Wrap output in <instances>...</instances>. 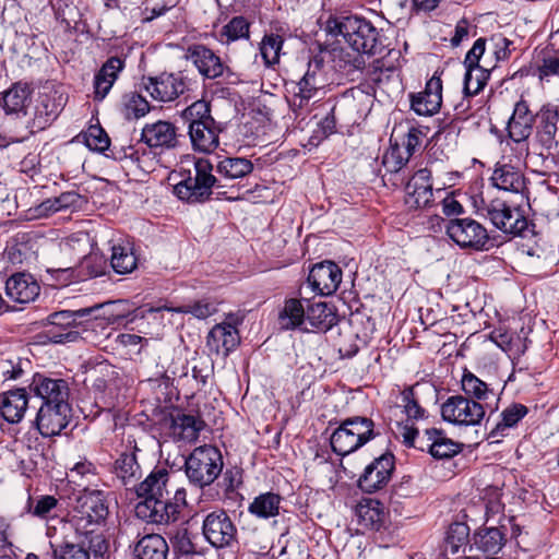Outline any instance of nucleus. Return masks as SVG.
Listing matches in <instances>:
<instances>
[{
  "label": "nucleus",
  "mask_w": 559,
  "mask_h": 559,
  "mask_svg": "<svg viewBox=\"0 0 559 559\" xmlns=\"http://www.w3.org/2000/svg\"><path fill=\"white\" fill-rule=\"evenodd\" d=\"M188 167L182 163L179 170L180 180L174 186V193L182 201L189 203L204 202L210 199L213 190L218 195H226L228 200L238 199L235 195V186H230V195L223 189L227 187L224 180L242 178L253 170L251 160L243 157H226L216 166L218 177L213 175V165L206 158L188 160Z\"/></svg>",
  "instance_id": "1"
},
{
  "label": "nucleus",
  "mask_w": 559,
  "mask_h": 559,
  "mask_svg": "<svg viewBox=\"0 0 559 559\" xmlns=\"http://www.w3.org/2000/svg\"><path fill=\"white\" fill-rule=\"evenodd\" d=\"M188 126V134L192 148L200 153H213L219 145V124L211 115L210 103L195 100L180 114Z\"/></svg>",
  "instance_id": "2"
},
{
  "label": "nucleus",
  "mask_w": 559,
  "mask_h": 559,
  "mask_svg": "<svg viewBox=\"0 0 559 559\" xmlns=\"http://www.w3.org/2000/svg\"><path fill=\"white\" fill-rule=\"evenodd\" d=\"M376 437L374 423L368 417L346 418L330 438L332 450L342 456L350 454Z\"/></svg>",
  "instance_id": "3"
},
{
  "label": "nucleus",
  "mask_w": 559,
  "mask_h": 559,
  "mask_svg": "<svg viewBox=\"0 0 559 559\" xmlns=\"http://www.w3.org/2000/svg\"><path fill=\"white\" fill-rule=\"evenodd\" d=\"M221 451L213 445L195 448L185 461V472L189 481L203 488L213 484L223 469Z\"/></svg>",
  "instance_id": "4"
},
{
  "label": "nucleus",
  "mask_w": 559,
  "mask_h": 559,
  "mask_svg": "<svg viewBox=\"0 0 559 559\" xmlns=\"http://www.w3.org/2000/svg\"><path fill=\"white\" fill-rule=\"evenodd\" d=\"M109 514L106 493L99 489L85 487L78 499L71 516L76 533H91L93 527L104 525Z\"/></svg>",
  "instance_id": "5"
},
{
  "label": "nucleus",
  "mask_w": 559,
  "mask_h": 559,
  "mask_svg": "<svg viewBox=\"0 0 559 559\" xmlns=\"http://www.w3.org/2000/svg\"><path fill=\"white\" fill-rule=\"evenodd\" d=\"M483 216L502 233L511 236H523L528 229V221L519 206H513L501 199H481L478 209Z\"/></svg>",
  "instance_id": "6"
},
{
  "label": "nucleus",
  "mask_w": 559,
  "mask_h": 559,
  "mask_svg": "<svg viewBox=\"0 0 559 559\" xmlns=\"http://www.w3.org/2000/svg\"><path fill=\"white\" fill-rule=\"evenodd\" d=\"M100 307V305H96L74 311L62 310L49 314V328L46 331V336L55 344L75 342L80 337L79 329L83 325V320Z\"/></svg>",
  "instance_id": "7"
},
{
  "label": "nucleus",
  "mask_w": 559,
  "mask_h": 559,
  "mask_svg": "<svg viewBox=\"0 0 559 559\" xmlns=\"http://www.w3.org/2000/svg\"><path fill=\"white\" fill-rule=\"evenodd\" d=\"M202 535L212 547L223 549L237 540V527L224 509H215L203 516Z\"/></svg>",
  "instance_id": "8"
},
{
  "label": "nucleus",
  "mask_w": 559,
  "mask_h": 559,
  "mask_svg": "<svg viewBox=\"0 0 559 559\" xmlns=\"http://www.w3.org/2000/svg\"><path fill=\"white\" fill-rule=\"evenodd\" d=\"M485 406L463 395L450 396L441 406L442 418L460 426H476L485 417Z\"/></svg>",
  "instance_id": "9"
},
{
  "label": "nucleus",
  "mask_w": 559,
  "mask_h": 559,
  "mask_svg": "<svg viewBox=\"0 0 559 559\" xmlns=\"http://www.w3.org/2000/svg\"><path fill=\"white\" fill-rule=\"evenodd\" d=\"M344 39L357 52L376 53L379 32L362 17L345 16Z\"/></svg>",
  "instance_id": "10"
},
{
  "label": "nucleus",
  "mask_w": 559,
  "mask_h": 559,
  "mask_svg": "<svg viewBox=\"0 0 559 559\" xmlns=\"http://www.w3.org/2000/svg\"><path fill=\"white\" fill-rule=\"evenodd\" d=\"M187 59L197 68L199 74L206 80L229 79L230 68L212 49L195 44L187 49Z\"/></svg>",
  "instance_id": "11"
},
{
  "label": "nucleus",
  "mask_w": 559,
  "mask_h": 559,
  "mask_svg": "<svg viewBox=\"0 0 559 559\" xmlns=\"http://www.w3.org/2000/svg\"><path fill=\"white\" fill-rule=\"evenodd\" d=\"M445 228L449 237L461 248L483 250L489 240L486 228L472 218L450 219Z\"/></svg>",
  "instance_id": "12"
},
{
  "label": "nucleus",
  "mask_w": 559,
  "mask_h": 559,
  "mask_svg": "<svg viewBox=\"0 0 559 559\" xmlns=\"http://www.w3.org/2000/svg\"><path fill=\"white\" fill-rule=\"evenodd\" d=\"M393 471L394 455L384 453L366 466L358 479V486L369 493L382 489L390 481Z\"/></svg>",
  "instance_id": "13"
},
{
  "label": "nucleus",
  "mask_w": 559,
  "mask_h": 559,
  "mask_svg": "<svg viewBox=\"0 0 559 559\" xmlns=\"http://www.w3.org/2000/svg\"><path fill=\"white\" fill-rule=\"evenodd\" d=\"M432 201L431 170L421 168L411 177L405 186V204L411 210H419L430 206Z\"/></svg>",
  "instance_id": "14"
},
{
  "label": "nucleus",
  "mask_w": 559,
  "mask_h": 559,
  "mask_svg": "<svg viewBox=\"0 0 559 559\" xmlns=\"http://www.w3.org/2000/svg\"><path fill=\"white\" fill-rule=\"evenodd\" d=\"M144 88L158 102H171L187 90V79L180 73L162 74L143 80Z\"/></svg>",
  "instance_id": "15"
},
{
  "label": "nucleus",
  "mask_w": 559,
  "mask_h": 559,
  "mask_svg": "<svg viewBox=\"0 0 559 559\" xmlns=\"http://www.w3.org/2000/svg\"><path fill=\"white\" fill-rule=\"evenodd\" d=\"M69 404L41 405L36 416V427L43 437H53L68 426L70 418Z\"/></svg>",
  "instance_id": "16"
},
{
  "label": "nucleus",
  "mask_w": 559,
  "mask_h": 559,
  "mask_svg": "<svg viewBox=\"0 0 559 559\" xmlns=\"http://www.w3.org/2000/svg\"><path fill=\"white\" fill-rule=\"evenodd\" d=\"M141 141L150 148L171 150L179 144V134L174 123L166 120H158L146 123L141 132Z\"/></svg>",
  "instance_id": "17"
},
{
  "label": "nucleus",
  "mask_w": 559,
  "mask_h": 559,
  "mask_svg": "<svg viewBox=\"0 0 559 559\" xmlns=\"http://www.w3.org/2000/svg\"><path fill=\"white\" fill-rule=\"evenodd\" d=\"M342 282V271L332 261H324L312 266L308 283L312 290L321 296H330L336 292Z\"/></svg>",
  "instance_id": "18"
},
{
  "label": "nucleus",
  "mask_w": 559,
  "mask_h": 559,
  "mask_svg": "<svg viewBox=\"0 0 559 559\" xmlns=\"http://www.w3.org/2000/svg\"><path fill=\"white\" fill-rule=\"evenodd\" d=\"M139 518L156 524L175 522L180 513L178 502L169 501L165 496L159 500L141 501L135 507Z\"/></svg>",
  "instance_id": "19"
},
{
  "label": "nucleus",
  "mask_w": 559,
  "mask_h": 559,
  "mask_svg": "<svg viewBox=\"0 0 559 559\" xmlns=\"http://www.w3.org/2000/svg\"><path fill=\"white\" fill-rule=\"evenodd\" d=\"M29 388L43 401L41 405L69 404V386L63 379H51L35 374Z\"/></svg>",
  "instance_id": "20"
},
{
  "label": "nucleus",
  "mask_w": 559,
  "mask_h": 559,
  "mask_svg": "<svg viewBox=\"0 0 559 559\" xmlns=\"http://www.w3.org/2000/svg\"><path fill=\"white\" fill-rule=\"evenodd\" d=\"M463 444L448 438L441 430L426 429L418 449L427 450L435 459H451L462 451Z\"/></svg>",
  "instance_id": "21"
},
{
  "label": "nucleus",
  "mask_w": 559,
  "mask_h": 559,
  "mask_svg": "<svg viewBox=\"0 0 559 559\" xmlns=\"http://www.w3.org/2000/svg\"><path fill=\"white\" fill-rule=\"evenodd\" d=\"M442 104V82L433 75L426 83L425 90L412 95L411 107L419 116H432Z\"/></svg>",
  "instance_id": "22"
},
{
  "label": "nucleus",
  "mask_w": 559,
  "mask_h": 559,
  "mask_svg": "<svg viewBox=\"0 0 559 559\" xmlns=\"http://www.w3.org/2000/svg\"><path fill=\"white\" fill-rule=\"evenodd\" d=\"M536 139L538 143L547 150H551L557 146L556 134L559 121L558 107L551 104L543 105L536 114Z\"/></svg>",
  "instance_id": "23"
},
{
  "label": "nucleus",
  "mask_w": 559,
  "mask_h": 559,
  "mask_svg": "<svg viewBox=\"0 0 559 559\" xmlns=\"http://www.w3.org/2000/svg\"><path fill=\"white\" fill-rule=\"evenodd\" d=\"M535 121L536 115L531 111L528 104L523 99L519 100L508 121L510 139L516 143L526 141L533 132Z\"/></svg>",
  "instance_id": "24"
},
{
  "label": "nucleus",
  "mask_w": 559,
  "mask_h": 559,
  "mask_svg": "<svg viewBox=\"0 0 559 559\" xmlns=\"http://www.w3.org/2000/svg\"><path fill=\"white\" fill-rule=\"evenodd\" d=\"M39 292V284L27 273H15L5 282L7 296L14 302L28 304L34 301Z\"/></svg>",
  "instance_id": "25"
},
{
  "label": "nucleus",
  "mask_w": 559,
  "mask_h": 559,
  "mask_svg": "<svg viewBox=\"0 0 559 559\" xmlns=\"http://www.w3.org/2000/svg\"><path fill=\"white\" fill-rule=\"evenodd\" d=\"M240 343L237 328L229 322L215 324L207 334L206 346L211 352L227 356Z\"/></svg>",
  "instance_id": "26"
},
{
  "label": "nucleus",
  "mask_w": 559,
  "mask_h": 559,
  "mask_svg": "<svg viewBox=\"0 0 559 559\" xmlns=\"http://www.w3.org/2000/svg\"><path fill=\"white\" fill-rule=\"evenodd\" d=\"M326 80L320 62L309 63L308 70L297 84L298 91L295 93V99H298V106L302 107L317 93L325 86Z\"/></svg>",
  "instance_id": "27"
},
{
  "label": "nucleus",
  "mask_w": 559,
  "mask_h": 559,
  "mask_svg": "<svg viewBox=\"0 0 559 559\" xmlns=\"http://www.w3.org/2000/svg\"><path fill=\"white\" fill-rule=\"evenodd\" d=\"M123 68L124 60L119 57H111L102 66L94 78V99L102 102L108 95Z\"/></svg>",
  "instance_id": "28"
},
{
  "label": "nucleus",
  "mask_w": 559,
  "mask_h": 559,
  "mask_svg": "<svg viewBox=\"0 0 559 559\" xmlns=\"http://www.w3.org/2000/svg\"><path fill=\"white\" fill-rule=\"evenodd\" d=\"M27 405L25 389L11 390L0 395L1 415L10 424H17L23 419Z\"/></svg>",
  "instance_id": "29"
},
{
  "label": "nucleus",
  "mask_w": 559,
  "mask_h": 559,
  "mask_svg": "<svg viewBox=\"0 0 559 559\" xmlns=\"http://www.w3.org/2000/svg\"><path fill=\"white\" fill-rule=\"evenodd\" d=\"M169 473L166 468L153 469L150 475L136 487V495L144 498L143 501L159 500L168 495L167 483Z\"/></svg>",
  "instance_id": "30"
},
{
  "label": "nucleus",
  "mask_w": 559,
  "mask_h": 559,
  "mask_svg": "<svg viewBox=\"0 0 559 559\" xmlns=\"http://www.w3.org/2000/svg\"><path fill=\"white\" fill-rule=\"evenodd\" d=\"M205 427L204 421L193 415H178L171 419L170 435L177 441L194 442Z\"/></svg>",
  "instance_id": "31"
},
{
  "label": "nucleus",
  "mask_w": 559,
  "mask_h": 559,
  "mask_svg": "<svg viewBox=\"0 0 559 559\" xmlns=\"http://www.w3.org/2000/svg\"><path fill=\"white\" fill-rule=\"evenodd\" d=\"M134 559H167L168 545L159 534L140 538L133 549Z\"/></svg>",
  "instance_id": "32"
},
{
  "label": "nucleus",
  "mask_w": 559,
  "mask_h": 559,
  "mask_svg": "<svg viewBox=\"0 0 559 559\" xmlns=\"http://www.w3.org/2000/svg\"><path fill=\"white\" fill-rule=\"evenodd\" d=\"M307 305L306 320L314 329L326 331L336 323V316L333 309L323 301H310L305 299Z\"/></svg>",
  "instance_id": "33"
},
{
  "label": "nucleus",
  "mask_w": 559,
  "mask_h": 559,
  "mask_svg": "<svg viewBox=\"0 0 559 559\" xmlns=\"http://www.w3.org/2000/svg\"><path fill=\"white\" fill-rule=\"evenodd\" d=\"M359 524L366 530L379 531L385 522L382 504L377 500H366L356 508Z\"/></svg>",
  "instance_id": "34"
},
{
  "label": "nucleus",
  "mask_w": 559,
  "mask_h": 559,
  "mask_svg": "<svg viewBox=\"0 0 559 559\" xmlns=\"http://www.w3.org/2000/svg\"><path fill=\"white\" fill-rule=\"evenodd\" d=\"M491 181L496 188L515 193L522 192L525 188L523 175L511 165L496 168Z\"/></svg>",
  "instance_id": "35"
},
{
  "label": "nucleus",
  "mask_w": 559,
  "mask_h": 559,
  "mask_svg": "<svg viewBox=\"0 0 559 559\" xmlns=\"http://www.w3.org/2000/svg\"><path fill=\"white\" fill-rule=\"evenodd\" d=\"M305 299L306 298H290L285 301V306L278 316V322L282 329L293 330L302 324L306 320L307 311Z\"/></svg>",
  "instance_id": "36"
},
{
  "label": "nucleus",
  "mask_w": 559,
  "mask_h": 559,
  "mask_svg": "<svg viewBox=\"0 0 559 559\" xmlns=\"http://www.w3.org/2000/svg\"><path fill=\"white\" fill-rule=\"evenodd\" d=\"M110 264L118 274L131 273L138 265V259L130 243H117L111 248Z\"/></svg>",
  "instance_id": "37"
},
{
  "label": "nucleus",
  "mask_w": 559,
  "mask_h": 559,
  "mask_svg": "<svg viewBox=\"0 0 559 559\" xmlns=\"http://www.w3.org/2000/svg\"><path fill=\"white\" fill-rule=\"evenodd\" d=\"M489 337L499 348L507 353L509 357H520L526 349L525 344L519 335L503 329L493 330Z\"/></svg>",
  "instance_id": "38"
},
{
  "label": "nucleus",
  "mask_w": 559,
  "mask_h": 559,
  "mask_svg": "<svg viewBox=\"0 0 559 559\" xmlns=\"http://www.w3.org/2000/svg\"><path fill=\"white\" fill-rule=\"evenodd\" d=\"M281 496L274 492L261 493L249 504L248 511L260 519L276 516L280 512Z\"/></svg>",
  "instance_id": "39"
},
{
  "label": "nucleus",
  "mask_w": 559,
  "mask_h": 559,
  "mask_svg": "<svg viewBox=\"0 0 559 559\" xmlns=\"http://www.w3.org/2000/svg\"><path fill=\"white\" fill-rule=\"evenodd\" d=\"M83 198L75 191H67L56 198L45 200L39 205L41 214L48 215L66 210H74L81 207Z\"/></svg>",
  "instance_id": "40"
},
{
  "label": "nucleus",
  "mask_w": 559,
  "mask_h": 559,
  "mask_svg": "<svg viewBox=\"0 0 559 559\" xmlns=\"http://www.w3.org/2000/svg\"><path fill=\"white\" fill-rule=\"evenodd\" d=\"M461 384L465 396L479 403L486 402L491 396H496L489 385L471 371L464 372Z\"/></svg>",
  "instance_id": "41"
},
{
  "label": "nucleus",
  "mask_w": 559,
  "mask_h": 559,
  "mask_svg": "<svg viewBox=\"0 0 559 559\" xmlns=\"http://www.w3.org/2000/svg\"><path fill=\"white\" fill-rule=\"evenodd\" d=\"M31 91L25 83H15L3 94V107L7 112H19L22 111L28 100Z\"/></svg>",
  "instance_id": "42"
},
{
  "label": "nucleus",
  "mask_w": 559,
  "mask_h": 559,
  "mask_svg": "<svg viewBox=\"0 0 559 559\" xmlns=\"http://www.w3.org/2000/svg\"><path fill=\"white\" fill-rule=\"evenodd\" d=\"M475 545L479 550L497 554L504 545V534L498 527H487L475 534Z\"/></svg>",
  "instance_id": "43"
},
{
  "label": "nucleus",
  "mask_w": 559,
  "mask_h": 559,
  "mask_svg": "<svg viewBox=\"0 0 559 559\" xmlns=\"http://www.w3.org/2000/svg\"><path fill=\"white\" fill-rule=\"evenodd\" d=\"M115 471L124 485L132 484L141 477V468L133 452L121 453L115 463Z\"/></svg>",
  "instance_id": "44"
},
{
  "label": "nucleus",
  "mask_w": 559,
  "mask_h": 559,
  "mask_svg": "<svg viewBox=\"0 0 559 559\" xmlns=\"http://www.w3.org/2000/svg\"><path fill=\"white\" fill-rule=\"evenodd\" d=\"M160 310H167L177 313H191L197 319H206L210 316L214 314L217 311V308L213 302H210L207 300H199L192 305H186L181 307L163 306L158 308H151L148 311L154 312Z\"/></svg>",
  "instance_id": "45"
},
{
  "label": "nucleus",
  "mask_w": 559,
  "mask_h": 559,
  "mask_svg": "<svg viewBox=\"0 0 559 559\" xmlns=\"http://www.w3.org/2000/svg\"><path fill=\"white\" fill-rule=\"evenodd\" d=\"M528 409L522 404H512L501 413V420L490 431V437L503 436L508 428L516 424L527 414Z\"/></svg>",
  "instance_id": "46"
},
{
  "label": "nucleus",
  "mask_w": 559,
  "mask_h": 559,
  "mask_svg": "<svg viewBox=\"0 0 559 559\" xmlns=\"http://www.w3.org/2000/svg\"><path fill=\"white\" fill-rule=\"evenodd\" d=\"M468 526L464 523H453L449 526L444 540V552L455 555L467 544Z\"/></svg>",
  "instance_id": "47"
},
{
  "label": "nucleus",
  "mask_w": 559,
  "mask_h": 559,
  "mask_svg": "<svg viewBox=\"0 0 559 559\" xmlns=\"http://www.w3.org/2000/svg\"><path fill=\"white\" fill-rule=\"evenodd\" d=\"M123 114L127 119H140L151 110L148 102L135 92H130L122 97Z\"/></svg>",
  "instance_id": "48"
},
{
  "label": "nucleus",
  "mask_w": 559,
  "mask_h": 559,
  "mask_svg": "<svg viewBox=\"0 0 559 559\" xmlns=\"http://www.w3.org/2000/svg\"><path fill=\"white\" fill-rule=\"evenodd\" d=\"M409 154H405L401 151L400 144L395 143L382 156V165L385 169L383 179L386 174L395 175L400 173L408 163Z\"/></svg>",
  "instance_id": "49"
},
{
  "label": "nucleus",
  "mask_w": 559,
  "mask_h": 559,
  "mask_svg": "<svg viewBox=\"0 0 559 559\" xmlns=\"http://www.w3.org/2000/svg\"><path fill=\"white\" fill-rule=\"evenodd\" d=\"M283 43L284 40L280 35H264L260 44V53L266 66H273L280 61Z\"/></svg>",
  "instance_id": "50"
},
{
  "label": "nucleus",
  "mask_w": 559,
  "mask_h": 559,
  "mask_svg": "<svg viewBox=\"0 0 559 559\" xmlns=\"http://www.w3.org/2000/svg\"><path fill=\"white\" fill-rule=\"evenodd\" d=\"M489 71L483 67L466 68L464 92L468 96L478 94L487 84Z\"/></svg>",
  "instance_id": "51"
},
{
  "label": "nucleus",
  "mask_w": 559,
  "mask_h": 559,
  "mask_svg": "<svg viewBox=\"0 0 559 559\" xmlns=\"http://www.w3.org/2000/svg\"><path fill=\"white\" fill-rule=\"evenodd\" d=\"M249 22L243 16L233 17L221 31L222 39L226 43L249 37Z\"/></svg>",
  "instance_id": "52"
},
{
  "label": "nucleus",
  "mask_w": 559,
  "mask_h": 559,
  "mask_svg": "<svg viewBox=\"0 0 559 559\" xmlns=\"http://www.w3.org/2000/svg\"><path fill=\"white\" fill-rule=\"evenodd\" d=\"M85 145L95 152H105L110 145V139L100 126H90L84 133Z\"/></svg>",
  "instance_id": "53"
},
{
  "label": "nucleus",
  "mask_w": 559,
  "mask_h": 559,
  "mask_svg": "<svg viewBox=\"0 0 559 559\" xmlns=\"http://www.w3.org/2000/svg\"><path fill=\"white\" fill-rule=\"evenodd\" d=\"M98 527H93L91 533H80L84 536V539L80 545H84L86 549L92 551L94 556H103L108 549V543L104 535L97 532Z\"/></svg>",
  "instance_id": "54"
},
{
  "label": "nucleus",
  "mask_w": 559,
  "mask_h": 559,
  "mask_svg": "<svg viewBox=\"0 0 559 559\" xmlns=\"http://www.w3.org/2000/svg\"><path fill=\"white\" fill-rule=\"evenodd\" d=\"M53 559H90V554L84 545L64 543L53 549Z\"/></svg>",
  "instance_id": "55"
},
{
  "label": "nucleus",
  "mask_w": 559,
  "mask_h": 559,
  "mask_svg": "<svg viewBox=\"0 0 559 559\" xmlns=\"http://www.w3.org/2000/svg\"><path fill=\"white\" fill-rule=\"evenodd\" d=\"M213 372V366L209 358L192 359L191 373L199 388L205 386Z\"/></svg>",
  "instance_id": "56"
},
{
  "label": "nucleus",
  "mask_w": 559,
  "mask_h": 559,
  "mask_svg": "<svg viewBox=\"0 0 559 559\" xmlns=\"http://www.w3.org/2000/svg\"><path fill=\"white\" fill-rule=\"evenodd\" d=\"M402 404L404 407V412L408 418L419 419L425 415V409L418 404L415 399L414 388H407L403 390L402 394Z\"/></svg>",
  "instance_id": "57"
},
{
  "label": "nucleus",
  "mask_w": 559,
  "mask_h": 559,
  "mask_svg": "<svg viewBox=\"0 0 559 559\" xmlns=\"http://www.w3.org/2000/svg\"><path fill=\"white\" fill-rule=\"evenodd\" d=\"M58 500L53 496H41L35 504H28V512L39 519H47L50 512L57 507Z\"/></svg>",
  "instance_id": "58"
},
{
  "label": "nucleus",
  "mask_w": 559,
  "mask_h": 559,
  "mask_svg": "<svg viewBox=\"0 0 559 559\" xmlns=\"http://www.w3.org/2000/svg\"><path fill=\"white\" fill-rule=\"evenodd\" d=\"M421 135L423 133L420 130L417 128H411L405 134L402 144H400L401 151L405 154H409V158L421 145Z\"/></svg>",
  "instance_id": "59"
},
{
  "label": "nucleus",
  "mask_w": 559,
  "mask_h": 559,
  "mask_svg": "<svg viewBox=\"0 0 559 559\" xmlns=\"http://www.w3.org/2000/svg\"><path fill=\"white\" fill-rule=\"evenodd\" d=\"M486 50V39L478 38L473 47L467 51L464 60L465 68L480 67L479 60Z\"/></svg>",
  "instance_id": "60"
},
{
  "label": "nucleus",
  "mask_w": 559,
  "mask_h": 559,
  "mask_svg": "<svg viewBox=\"0 0 559 559\" xmlns=\"http://www.w3.org/2000/svg\"><path fill=\"white\" fill-rule=\"evenodd\" d=\"M538 75L540 80L559 76V56L544 58L543 64L538 68Z\"/></svg>",
  "instance_id": "61"
},
{
  "label": "nucleus",
  "mask_w": 559,
  "mask_h": 559,
  "mask_svg": "<svg viewBox=\"0 0 559 559\" xmlns=\"http://www.w3.org/2000/svg\"><path fill=\"white\" fill-rule=\"evenodd\" d=\"M70 476L72 477V481H76V477H95L96 476V467L94 464L87 461L78 462L72 468Z\"/></svg>",
  "instance_id": "62"
},
{
  "label": "nucleus",
  "mask_w": 559,
  "mask_h": 559,
  "mask_svg": "<svg viewBox=\"0 0 559 559\" xmlns=\"http://www.w3.org/2000/svg\"><path fill=\"white\" fill-rule=\"evenodd\" d=\"M2 374L5 380H16L23 374V368L21 366V359L16 362L13 360H3L1 362Z\"/></svg>",
  "instance_id": "63"
},
{
  "label": "nucleus",
  "mask_w": 559,
  "mask_h": 559,
  "mask_svg": "<svg viewBox=\"0 0 559 559\" xmlns=\"http://www.w3.org/2000/svg\"><path fill=\"white\" fill-rule=\"evenodd\" d=\"M469 28L471 25L467 20H460L455 26L454 35L451 38V45L453 47L460 46L461 43L468 37Z\"/></svg>",
  "instance_id": "64"
}]
</instances>
